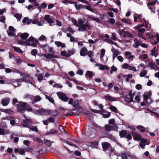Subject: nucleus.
<instances>
[{"instance_id": "nucleus-1", "label": "nucleus", "mask_w": 159, "mask_h": 159, "mask_svg": "<svg viewBox=\"0 0 159 159\" xmlns=\"http://www.w3.org/2000/svg\"><path fill=\"white\" fill-rule=\"evenodd\" d=\"M29 107V105H27L26 102H19V104L17 105L16 108L18 112L23 114L26 111L27 107Z\"/></svg>"}, {"instance_id": "nucleus-2", "label": "nucleus", "mask_w": 159, "mask_h": 159, "mask_svg": "<svg viewBox=\"0 0 159 159\" xmlns=\"http://www.w3.org/2000/svg\"><path fill=\"white\" fill-rule=\"evenodd\" d=\"M57 93L59 99L64 102H66L69 99L63 93L60 92Z\"/></svg>"}, {"instance_id": "nucleus-3", "label": "nucleus", "mask_w": 159, "mask_h": 159, "mask_svg": "<svg viewBox=\"0 0 159 159\" xmlns=\"http://www.w3.org/2000/svg\"><path fill=\"white\" fill-rule=\"evenodd\" d=\"M42 56L46 57L48 59H50L53 61L54 60V58H58V56L55 54L51 53H48V54H43L42 55Z\"/></svg>"}, {"instance_id": "nucleus-4", "label": "nucleus", "mask_w": 159, "mask_h": 159, "mask_svg": "<svg viewBox=\"0 0 159 159\" xmlns=\"http://www.w3.org/2000/svg\"><path fill=\"white\" fill-rule=\"evenodd\" d=\"M80 111L77 109H75L73 110L70 112L66 114L65 115L66 116H73L75 115H78L80 114Z\"/></svg>"}, {"instance_id": "nucleus-5", "label": "nucleus", "mask_w": 159, "mask_h": 159, "mask_svg": "<svg viewBox=\"0 0 159 159\" xmlns=\"http://www.w3.org/2000/svg\"><path fill=\"white\" fill-rule=\"evenodd\" d=\"M102 145L103 148V151L104 152L107 151V149L111 146V144L107 142H104L102 143Z\"/></svg>"}, {"instance_id": "nucleus-6", "label": "nucleus", "mask_w": 159, "mask_h": 159, "mask_svg": "<svg viewBox=\"0 0 159 159\" xmlns=\"http://www.w3.org/2000/svg\"><path fill=\"white\" fill-rule=\"evenodd\" d=\"M130 133L133 136V139L135 141H139L142 138V136L140 135L134 133L133 131L131 132Z\"/></svg>"}, {"instance_id": "nucleus-7", "label": "nucleus", "mask_w": 159, "mask_h": 159, "mask_svg": "<svg viewBox=\"0 0 159 159\" xmlns=\"http://www.w3.org/2000/svg\"><path fill=\"white\" fill-rule=\"evenodd\" d=\"M90 28L91 26L89 23H85L81 26V28L83 31L89 30L90 29Z\"/></svg>"}, {"instance_id": "nucleus-8", "label": "nucleus", "mask_w": 159, "mask_h": 159, "mask_svg": "<svg viewBox=\"0 0 159 159\" xmlns=\"http://www.w3.org/2000/svg\"><path fill=\"white\" fill-rule=\"evenodd\" d=\"M104 98L106 101L109 100L111 102L116 101H117L116 98H113L109 95H105Z\"/></svg>"}, {"instance_id": "nucleus-9", "label": "nucleus", "mask_w": 159, "mask_h": 159, "mask_svg": "<svg viewBox=\"0 0 159 159\" xmlns=\"http://www.w3.org/2000/svg\"><path fill=\"white\" fill-rule=\"evenodd\" d=\"M17 43L18 44L21 45L28 46L30 45V43L28 41H24L20 39L18 40Z\"/></svg>"}, {"instance_id": "nucleus-10", "label": "nucleus", "mask_w": 159, "mask_h": 159, "mask_svg": "<svg viewBox=\"0 0 159 159\" xmlns=\"http://www.w3.org/2000/svg\"><path fill=\"white\" fill-rule=\"evenodd\" d=\"M10 99L9 98H3L2 99L1 103L3 106H6L10 102Z\"/></svg>"}, {"instance_id": "nucleus-11", "label": "nucleus", "mask_w": 159, "mask_h": 159, "mask_svg": "<svg viewBox=\"0 0 159 159\" xmlns=\"http://www.w3.org/2000/svg\"><path fill=\"white\" fill-rule=\"evenodd\" d=\"M44 19L49 24H51L54 22L52 18L50 17L49 15H46L44 16Z\"/></svg>"}, {"instance_id": "nucleus-12", "label": "nucleus", "mask_w": 159, "mask_h": 159, "mask_svg": "<svg viewBox=\"0 0 159 159\" xmlns=\"http://www.w3.org/2000/svg\"><path fill=\"white\" fill-rule=\"evenodd\" d=\"M87 48L85 47H84L81 49L80 52V56L84 57L87 55Z\"/></svg>"}, {"instance_id": "nucleus-13", "label": "nucleus", "mask_w": 159, "mask_h": 159, "mask_svg": "<svg viewBox=\"0 0 159 159\" xmlns=\"http://www.w3.org/2000/svg\"><path fill=\"white\" fill-rule=\"evenodd\" d=\"M58 132L57 130L54 129H50L49 131H48L46 133V135H48L51 134H54Z\"/></svg>"}, {"instance_id": "nucleus-14", "label": "nucleus", "mask_w": 159, "mask_h": 159, "mask_svg": "<svg viewBox=\"0 0 159 159\" xmlns=\"http://www.w3.org/2000/svg\"><path fill=\"white\" fill-rule=\"evenodd\" d=\"M21 39L23 40H26L29 35V34L27 33L20 34L19 35Z\"/></svg>"}, {"instance_id": "nucleus-15", "label": "nucleus", "mask_w": 159, "mask_h": 159, "mask_svg": "<svg viewBox=\"0 0 159 159\" xmlns=\"http://www.w3.org/2000/svg\"><path fill=\"white\" fill-rule=\"evenodd\" d=\"M127 134V130H122L119 133L120 136L121 138L125 137Z\"/></svg>"}, {"instance_id": "nucleus-16", "label": "nucleus", "mask_w": 159, "mask_h": 159, "mask_svg": "<svg viewBox=\"0 0 159 159\" xmlns=\"http://www.w3.org/2000/svg\"><path fill=\"white\" fill-rule=\"evenodd\" d=\"M136 128L141 132L143 133L145 132V128L144 126L142 125H137Z\"/></svg>"}, {"instance_id": "nucleus-17", "label": "nucleus", "mask_w": 159, "mask_h": 159, "mask_svg": "<svg viewBox=\"0 0 159 159\" xmlns=\"http://www.w3.org/2000/svg\"><path fill=\"white\" fill-rule=\"evenodd\" d=\"M11 47L14 49L15 51L19 53H23V51L19 47H15L14 46H12Z\"/></svg>"}, {"instance_id": "nucleus-18", "label": "nucleus", "mask_w": 159, "mask_h": 159, "mask_svg": "<svg viewBox=\"0 0 159 159\" xmlns=\"http://www.w3.org/2000/svg\"><path fill=\"white\" fill-rule=\"evenodd\" d=\"M45 111V110L44 109H40L35 111V114L38 115L43 114Z\"/></svg>"}, {"instance_id": "nucleus-19", "label": "nucleus", "mask_w": 159, "mask_h": 159, "mask_svg": "<svg viewBox=\"0 0 159 159\" xmlns=\"http://www.w3.org/2000/svg\"><path fill=\"white\" fill-rule=\"evenodd\" d=\"M134 41L135 43L133 45V46L135 48H138L139 45H140L141 42L140 41H138L137 39L136 38L134 39Z\"/></svg>"}, {"instance_id": "nucleus-20", "label": "nucleus", "mask_w": 159, "mask_h": 159, "mask_svg": "<svg viewBox=\"0 0 159 159\" xmlns=\"http://www.w3.org/2000/svg\"><path fill=\"white\" fill-rule=\"evenodd\" d=\"M34 97V100L32 102V104H33L36 102L40 101L41 99V97L39 95L35 96Z\"/></svg>"}, {"instance_id": "nucleus-21", "label": "nucleus", "mask_w": 159, "mask_h": 159, "mask_svg": "<svg viewBox=\"0 0 159 159\" xmlns=\"http://www.w3.org/2000/svg\"><path fill=\"white\" fill-rule=\"evenodd\" d=\"M1 111L2 112L10 114L14 113V111L10 109H1Z\"/></svg>"}, {"instance_id": "nucleus-22", "label": "nucleus", "mask_w": 159, "mask_h": 159, "mask_svg": "<svg viewBox=\"0 0 159 159\" xmlns=\"http://www.w3.org/2000/svg\"><path fill=\"white\" fill-rule=\"evenodd\" d=\"M55 43L58 47H61L63 48L66 46L65 44L60 41H55Z\"/></svg>"}, {"instance_id": "nucleus-23", "label": "nucleus", "mask_w": 159, "mask_h": 159, "mask_svg": "<svg viewBox=\"0 0 159 159\" xmlns=\"http://www.w3.org/2000/svg\"><path fill=\"white\" fill-rule=\"evenodd\" d=\"M45 111L43 112L44 113H46V115H51V116H55L57 115L58 114V112H56V114L54 115H52V111L51 110H46V109H45Z\"/></svg>"}, {"instance_id": "nucleus-24", "label": "nucleus", "mask_w": 159, "mask_h": 159, "mask_svg": "<svg viewBox=\"0 0 159 159\" xmlns=\"http://www.w3.org/2000/svg\"><path fill=\"white\" fill-rule=\"evenodd\" d=\"M128 152H121L120 155L122 159H127V153Z\"/></svg>"}, {"instance_id": "nucleus-25", "label": "nucleus", "mask_w": 159, "mask_h": 159, "mask_svg": "<svg viewBox=\"0 0 159 159\" xmlns=\"http://www.w3.org/2000/svg\"><path fill=\"white\" fill-rule=\"evenodd\" d=\"M67 52L68 53L67 55V57H69L75 53V50L74 49H72L71 50H68Z\"/></svg>"}, {"instance_id": "nucleus-26", "label": "nucleus", "mask_w": 159, "mask_h": 159, "mask_svg": "<svg viewBox=\"0 0 159 159\" xmlns=\"http://www.w3.org/2000/svg\"><path fill=\"white\" fill-rule=\"evenodd\" d=\"M121 21L125 23H127L128 25H131L132 22L129 19H126L125 18L121 19Z\"/></svg>"}, {"instance_id": "nucleus-27", "label": "nucleus", "mask_w": 159, "mask_h": 159, "mask_svg": "<svg viewBox=\"0 0 159 159\" xmlns=\"http://www.w3.org/2000/svg\"><path fill=\"white\" fill-rule=\"evenodd\" d=\"M47 7V4L45 2H43L41 4V5L38 7V9L41 11L42 8H45Z\"/></svg>"}, {"instance_id": "nucleus-28", "label": "nucleus", "mask_w": 159, "mask_h": 159, "mask_svg": "<svg viewBox=\"0 0 159 159\" xmlns=\"http://www.w3.org/2000/svg\"><path fill=\"white\" fill-rule=\"evenodd\" d=\"M93 72L87 70L85 74V77H87V75L89 77L90 79L92 78L93 76Z\"/></svg>"}, {"instance_id": "nucleus-29", "label": "nucleus", "mask_w": 159, "mask_h": 159, "mask_svg": "<svg viewBox=\"0 0 159 159\" xmlns=\"http://www.w3.org/2000/svg\"><path fill=\"white\" fill-rule=\"evenodd\" d=\"M22 125L24 127L29 128L30 126L29 125V122L26 120H23L22 122Z\"/></svg>"}, {"instance_id": "nucleus-30", "label": "nucleus", "mask_w": 159, "mask_h": 159, "mask_svg": "<svg viewBox=\"0 0 159 159\" xmlns=\"http://www.w3.org/2000/svg\"><path fill=\"white\" fill-rule=\"evenodd\" d=\"M104 41H106L107 40H108L109 39V36L107 34H105V35H102L100 37Z\"/></svg>"}, {"instance_id": "nucleus-31", "label": "nucleus", "mask_w": 159, "mask_h": 159, "mask_svg": "<svg viewBox=\"0 0 159 159\" xmlns=\"http://www.w3.org/2000/svg\"><path fill=\"white\" fill-rule=\"evenodd\" d=\"M110 109L112 111L116 113H118V110L115 107L111 105L110 106Z\"/></svg>"}, {"instance_id": "nucleus-32", "label": "nucleus", "mask_w": 159, "mask_h": 159, "mask_svg": "<svg viewBox=\"0 0 159 159\" xmlns=\"http://www.w3.org/2000/svg\"><path fill=\"white\" fill-rule=\"evenodd\" d=\"M119 54V52L118 50H116L113 52V60H114V59Z\"/></svg>"}, {"instance_id": "nucleus-33", "label": "nucleus", "mask_w": 159, "mask_h": 159, "mask_svg": "<svg viewBox=\"0 0 159 159\" xmlns=\"http://www.w3.org/2000/svg\"><path fill=\"white\" fill-rule=\"evenodd\" d=\"M45 98L48 100L50 102L52 103H54V101L53 98L50 97L47 95H45Z\"/></svg>"}, {"instance_id": "nucleus-34", "label": "nucleus", "mask_w": 159, "mask_h": 159, "mask_svg": "<svg viewBox=\"0 0 159 159\" xmlns=\"http://www.w3.org/2000/svg\"><path fill=\"white\" fill-rule=\"evenodd\" d=\"M14 16L17 19L18 21L20 20L22 18V15L18 13L15 14L14 15Z\"/></svg>"}, {"instance_id": "nucleus-35", "label": "nucleus", "mask_w": 159, "mask_h": 159, "mask_svg": "<svg viewBox=\"0 0 159 159\" xmlns=\"http://www.w3.org/2000/svg\"><path fill=\"white\" fill-rule=\"evenodd\" d=\"M127 33V31H125L123 29L121 30L120 34V35H122L124 37H125L126 36Z\"/></svg>"}, {"instance_id": "nucleus-36", "label": "nucleus", "mask_w": 159, "mask_h": 159, "mask_svg": "<svg viewBox=\"0 0 159 159\" xmlns=\"http://www.w3.org/2000/svg\"><path fill=\"white\" fill-rule=\"evenodd\" d=\"M147 72L146 70H143L140 74L139 76L141 77H144L147 75Z\"/></svg>"}, {"instance_id": "nucleus-37", "label": "nucleus", "mask_w": 159, "mask_h": 159, "mask_svg": "<svg viewBox=\"0 0 159 159\" xmlns=\"http://www.w3.org/2000/svg\"><path fill=\"white\" fill-rule=\"evenodd\" d=\"M136 29L139 31L138 33L140 34H143L145 31V29L144 28L139 29V27H137Z\"/></svg>"}, {"instance_id": "nucleus-38", "label": "nucleus", "mask_w": 159, "mask_h": 159, "mask_svg": "<svg viewBox=\"0 0 159 159\" xmlns=\"http://www.w3.org/2000/svg\"><path fill=\"white\" fill-rule=\"evenodd\" d=\"M151 55L152 56H154L155 57L158 56V53H156V51L154 49L151 50Z\"/></svg>"}, {"instance_id": "nucleus-39", "label": "nucleus", "mask_w": 159, "mask_h": 159, "mask_svg": "<svg viewBox=\"0 0 159 159\" xmlns=\"http://www.w3.org/2000/svg\"><path fill=\"white\" fill-rule=\"evenodd\" d=\"M43 78V75L41 74H39L38 76V80L39 81L41 82Z\"/></svg>"}, {"instance_id": "nucleus-40", "label": "nucleus", "mask_w": 159, "mask_h": 159, "mask_svg": "<svg viewBox=\"0 0 159 159\" xmlns=\"http://www.w3.org/2000/svg\"><path fill=\"white\" fill-rule=\"evenodd\" d=\"M39 43V42L37 39H36L35 40L34 39V42L32 43L31 44H30V45L34 47H36V44Z\"/></svg>"}, {"instance_id": "nucleus-41", "label": "nucleus", "mask_w": 159, "mask_h": 159, "mask_svg": "<svg viewBox=\"0 0 159 159\" xmlns=\"http://www.w3.org/2000/svg\"><path fill=\"white\" fill-rule=\"evenodd\" d=\"M63 2L65 4H67V3H69L70 4H75V3H76V2H74L72 1H69L68 0H64Z\"/></svg>"}, {"instance_id": "nucleus-42", "label": "nucleus", "mask_w": 159, "mask_h": 159, "mask_svg": "<svg viewBox=\"0 0 159 159\" xmlns=\"http://www.w3.org/2000/svg\"><path fill=\"white\" fill-rule=\"evenodd\" d=\"M108 22L112 25H113L115 23V20L113 18H110L108 20Z\"/></svg>"}, {"instance_id": "nucleus-43", "label": "nucleus", "mask_w": 159, "mask_h": 159, "mask_svg": "<svg viewBox=\"0 0 159 159\" xmlns=\"http://www.w3.org/2000/svg\"><path fill=\"white\" fill-rule=\"evenodd\" d=\"M148 57V55L146 54H142L139 56V58L140 59H145L147 58Z\"/></svg>"}, {"instance_id": "nucleus-44", "label": "nucleus", "mask_w": 159, "mask_h": 159, "mask_svg": "<svg viewBox=\"0 0 159 159\" xmlns=\"http://www.w3.org/2000/svg\"><path fill=\"white\" fill-rule=\"evenodd\" d=\"M38 52L35 49H34L31 50V55L36 56Z\"/></svg>"}, {"instance_id": "nucleus-45", "label": "nucleus", "mask_w": 159, "mask_h": 159, "mask_svg": "<svg viewBox=\"0 0 159 159\" xmlns=\"http://www.w3.org/2000/svg\"><path fill=\"white\" fill-rule=\"evenodd\" d=\"M73 106L76 108H78L79 106V102L77 101L74 102L73 104Z\"/></svg>"}, {"instance_id": "nucleus-46", "label": "nucleus", "mask_w": 159, "mask_h": 159, "mask_svg": "<svg viewBox=\"0 0 159 159\" xmlns=\"http://www.w3.org/2000/svg\"><path fill=\"white\" fill-rule=\"evenodd\" d=\"M35 38L32 36H30L29 37V39L26 41H28L29 43L32 42V43L33 42H34V39Z\"/></svg>"}, {"instance_id": "nucleus-47", "label": "nucleus", "mask_w": 159, "mask_h": 159, "mask_svg": "<svg viewBox=\"0 0 159 159\" xmlns=\"http://www.w3.org/2000/svg\"><path fill=\"white\" fill-rule=\"evenodd\" d=\"M105 50L104 49H102L101 50V54L100 55V58H102L104 56L105 53Z\"/></svg>"}, {"instance_id": "nucleus-48", "label": "nucleus", "mask_w": 159, "mask_h": 159, "mask_svg": "<svg viewBox=\"0 0 159 159\" xmlns=\"http://www.w3.org/2000/svg\"><path fill=\"white\" fill-rule=\"evenodd\" d=\"M44 143L45 144L47 145L48 147H50L51 145V142L49 140H46L44 142Z\"/></svg>"}, {"instance_id": "nucleus-49", "label": "nucleus", "mask_w": 159, "mask_h": 159, "mask_svg": "<svg viewBox=\"0 0 159 159\" xmlns=\"http://www.w3.org/2000/svg\"><path fill=\"white\" fill-rule=\"evenodd\" d=\"M149 65L151 67L152 69H154L156 67H157L155 64L152 62L149 63Z\"/></svg>"}, {"instance_id": "nucleus-50", "label": "nucleus", "mask_w": 159, "mask_h": 159, "mask_svg": "<svg viewBox=\"0 0 159 159\" xmlns=\"http://www.w3.org/2000/svg\"><path fill=\"white\" fill-rule=\"evenodd\" d=\"M53 87L54 88H61L63 87V86L61 85H60L56 83L53 85Z\"/></svg>"}, {"instance_id": "nucleus-51", "label": "nucleus", "mask_w": 159, "mask_h": 159, "mask_svg": "<svg viewBox=\"0 0 159 159\" xmlns=\"http://www.w3.org/2000/svg\"><path fill=\"white\" fill-rule=\"evenodd\" d=\"M109 11H112L116 13H117L118 12V10L117 9H115L114 8H109Z\"/></svg>"}, {"instance_id": "nucleus-52", "label": "nucleus", "mask_w": 159, "mask_h": 159, "mask_svg": "<svg viewBox=\"0 0 159 159\" xmlns=\"http://www.w3.org/2000/svg\"><path fill=\"white\" fill-rule=\"evenodd\" d=\"M112 129V126L110 125H107L105 127V130L106 131H108L111 130Z\"/></svg>"}, {"instance_id": "nucleus-53", "label": "nucleus", "mask_w": 159, "mask_h": 159, "mask_svg": "<svg viewBox=\"0 0 159 159\" xmlns=\"http://www.w3.org/2000/svg\"><path fill=\"white\" fill-rule=\"evenodd\" d=\"M87 55L90 57V58H92V57L93 56V52L92 51H89L87 53Z\"/></svg>"}, {"instance_id": "nucleus-54", "label": "nucleus", "mask_w": 159, "mask_h": 159, "mask_svg": "<svg viewBox=\"0 0 159 159\" xmlns=\"http://www.w3.org/2000/svg\"><path fill=\"white\" fill-rule=\"evenodd\" d=\"M82 112L84 114L87 115V116H89L90 115V112L89 111H82Z\"/></svg>"}, {"instance_id": "nucleus-55", "label": "nucleus", "mask_w": 159, "mask_h": 159, "mask_svg": "<svg viewBox=\"0 0 159 159\" xmlns=\"http://www.w3.org/2000/svg\"><path fill=\"white\" fill-rule=\"evenodd\" d=\"M67 30L68 31L72 34H74L75 32L72 29V28L70 27H68L67 29Z\"/></svg>"}, {"instance_id": "nucleus-56", "label": "nucleus", "mask_w": 159, "mask_h": 159, "mask_svg": "<svg viewBox=\"0 0 159 159\" xmlns=\"http://www.w3.org/2000/svg\"><path fill=\"white\" fill-rule=\"evenodd\" d=\"M46 40V38L43 35H42L39 38V40L40 41H45Z\"/></svg>"}, {"instance_id": "nucleus-57", "label": "nucleus", "mask_w": 159, "mask_h": 159, "mask_svg": "<svg viewBox=\"0 0 159 159\" xmlns=\"http://www.w3.org/2000/svg\"><path fill=\"white\" fill-rule=\"evenodd\" d=\"M108 42L109 43H111V44H114V45H115L117 47H118V46L117 45V44L116 43H115V42H114V41H113L111 39H109L108 40Z\"/></svg>"}, {"instance_id": "nucleus-58", "label": "nucleus", "mask_w": 159, "mask_h": 159, "mask_svg": "<svg viewBox=\"0 0 159 159\" xmlns=\"http://www.w3.org/2000/svg\"><path fill=\"white\" fill-rule=\"evenodd\" d=\"M74 5L77 11L80 10L81 9V6H80V4L78 5L75 3Z\"/></svg>"}, {"instance_id": "nucleus-59", "label": "nucleus", "mask_w": 159, "mask_h": 159, "mask_svg": "<svg viewBox=\"0 0 159 159\" xmlns=\"http://www.w3.org/2000/svg\"><path fill=\"white\" fill-rule=\"evenodd\" d=\"M113 2L118 6H120L121 3L120 0H113Z\"/></svg>"}, {"instance_id": "nucleus-60", "label": "nucleus", "mask_w": 159, "mask_h": 159, "mask_svg": "<svg viewBox=\"0 0 159 159\" xmlns=\"http://www.w3.org/2000/svg\"><path fill=\"white\" fill-rule=\"evenodd\" d=\"M88 5L87 6H86V9L87 10H88L89 11H93V10L92 9H91V6L90 4V3H89V4H87Z\"/></svg>"}, {"instance_id": "nucleus-61", "label": "nucleus", "mask_w": 159, "mask_h": 159, "mask_svg": "<svg viewBox=\"0 0 159 159\" xmlns=\"http://www.w3.org/2000/svg\"><path fill=\"white\" fill-rule=\"evenodd\" d=\"M30 129L31 131H35L36 132H38V130L36 126H35L33 127H31Z\"/></svg>"}, {"instance_id": "nucleus-62", "label": "nucleus", "mask_w": 159, "mask_h": 159, "mask_svg": "<svg viewBox=\"0 0 159 159\" xmlns=\"http://www.w3.org/2000/svg\"><path fill=\"white\" fill-rule=\"evenodd\" d=\"M136 88L139 90L142 89V86L140 84H137L135 86Z\"/></svg>"}, {"instance_id": "nucleus-63", "label": "nucleus", "mask_w": 159, "mask_h": 159, "mask_svg": "<svg viewBox=\"0 0 159 159\" xmlns=\"http://www.w3.org/2000/svg\"><path fill=\"white\" fill-rule=\"evenodd\" d=\"M102 115L103 118H109L111 114L110 112H108V114H103Z\"/></svg>"}, {"instance_id": "nucleus-64", "label": "nucleus", "mask_w": 159, "mask_h": 159, "mask_svg": "<svg viewBox=\"0 0 159 159\" xmlns=\"http://www.w3.org/2000/svg\"><path fill=\"white\" fill-rule=\"evenodd\" d=\"M0 19V21L1 22L4 23L6 20V18L5 16H1Z\"/></svg>"}]
</instances>
